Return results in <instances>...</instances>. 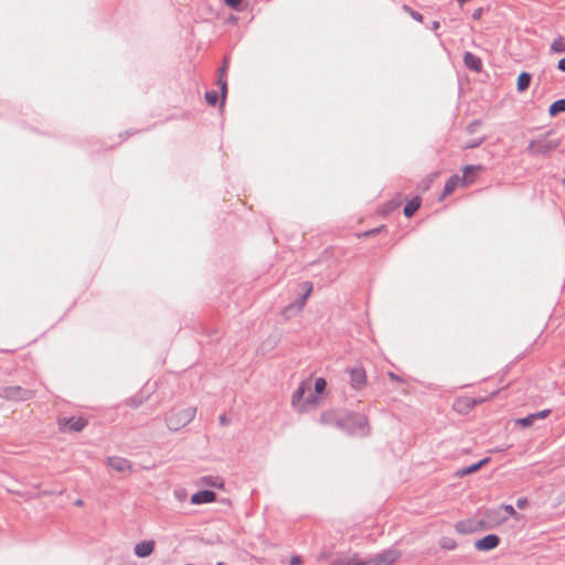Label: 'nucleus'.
<instances>
[{"label":"nucleus","instance_id":"nucleus-1","mask_svg":"<svg viewBox=\"0 0 565 565\" xmlns=\"http://www.w3.org/2000/svg\"><path fill=\"white\" fill-rule=\"evenodd\" d=\"M318 401V396L310 391L309 384L303 382L292 394L291 405L296 412L305 413L315 407Z\"/></svg>","mask_w":565,"mask_h":565},{"label":"nucleus","instance_id":"nucleus-2","mask_svg":"<svg viewBox=\"0 0 565 565\" xmlns=\"http://www.w3.org/2000/svg\"><path fill=\"white\" fill-rule=\"evenodd\" d=\"M195 413L196 409L194 407L171 411L166 417L168 428L174 431L179 430L194 418Z\"/></svg>","mask_w":565,"mask_h":565},{"label":"nucleus","instance_id":"nucleus-3","mask_svg":"<svg viewBox=\"0 0 565 565\" xmlns=\"http://www.w3.org/2000/svg\"><path fill=\"white\" fill-rule=\"evenodd\" d=\"M482 167L480 164L478 166H467L463 168V175L459 177L457 174L451 175L448 181L445 184L443 198L450 195L458 186L468 185L473 183V179H468V172H478L481 171Z\"/></svg>","mask_w":565,"mask_h":565},{"label":"nucleus","instance_id":"nucleus-4","mask_svg":"<svg viewBox=\"0 0 565 565\" xmlns=\"http://www.w3.org/2000/svg\"><path fill=\"white\" fill-rule=\"evenodd\" d=\"M344 420L347 422V427H342V430L351 435H365L367 433V419L365 416L359 414H345Z\"/></svg>","mask_w":565,"mask_h":565},{"label":"nucleus","instance_id":"nucleus-5","mask_svg":"<svg viewBox=\"0 0 565 565\" xmlns=\"http://www.w3.org/2000/svg\"><path fill=\"white\" fill-rule=\"evenodd\" d=\"M399 557L395 550H387L371 558L361 562L349 563L348 565H392Z\"/></svg>","mask_w":565,"mask_h":565},{"label":"nucleus","instance_id":"nucleus-6","mask_svg":"<svg viewBox=\"0 0 565 565\" xmlns=\"http://www.w3.org/2000/svg\"><path fill=\"white\" fill-rule=\"evenodd\" d=\"M508 520V516H503L500 508L487 509L482 512V519L479 521L482 527H494Z\"/></svg>","mask_w":565,"mask_h":565},{"label":"nucleus","instance_id":"nucleus-7","mask_svg":"<svg viewBox=\"0 0 565 565\" xmlns=\"http://www.w3.org/2000/svg\"><path fill=\"white\" fill-rule=\"evenodd\" d=\"M344 416L345 414L340 411H328L321 414L320 423L322 425L337 426L341 429L342 427H347Z\"/></svg>","mask_w":565,"mask_h":565},{"label":"nucleus","instance_id":"nucleus-8","mask_svg":"<svg viewBox=\"0 0 565 565\" xmlns=\"http://www.w3.org/2000/svg\"><path fill=\"white\" fill-rule=\"evenodd\" d=\"M0 395L13 401H28L34 396L32 391L23 390L20 386L6 387Z\"/></svg>","mask_w":565,"mask_h":565},{"label":"nucleus","instance_id":"nucleus-9","mask_svg":"<svg viewBox=\"0 0 565 565\" xmlns=\"http://www.w3.org/2000/svg\"><path fill=\"white\" fill-rule=\"evenodd\" d=\"M58 424L63 429L81 431L87 425V420L83 417H64L58 420Z\"/></svg>","mask_w":565,"mask_h":565},{"label":"nucleus","instance_id":"nucleus-10","mask_svg":"<svg viewBox=\"0 0 565 565\" xmlns=\"http://www.w3.org/2000/svg\"><path fill=\"white\" fill-rule=\"evenodd\" d=\"M350 373V384L354 390H361L366 383V374L362 367H351L348 370Z\"/></svg>","mask_w":565,"mask_h":565},{"label":"nucleus","instance_id":"nucleus-11","mask_svg":"<svg viewBox=\"0 0 565 565\" xmlns=\"http://www.w3.org/2000/svg\"><path fill=\"white\" fill-rule=\"evenodd\" d=\"M303 287H305V294L302 297H300L299 299H297L292 305L288 306L285 310V315H288L289 311L291 310H296V311H301L302 308L305 307L306 302H307V299L308 297L310 296V294L312 292V284L311 282H305L303 284Z\"/></svg>","mask_w":565,"mask_h":565},{"label":"nucleus","instance_id":"nucleus-12","mask_svg":"<svg viewBox=\"0 0 565 565\" xmlns=\"http://www.w3.org/2000/svg\"><path fill=\"white\" fill-rule=\"evenodd\" d=\"M500 543L499 536L494 534H489L480 540H478L475 544L478 551H490L497 547Z\"/></svg>","mask_w":565,"mask_h":565},{"label":"nucleus","instance_id":"nucleus-13","mask_svg":"<svg viewBox=\"0 0 565 565\" xmlns=\"http://www.w3.org/2000/svg\"><path fill=\"white\" fill-rule=\"evenodd\" d=\"M215 500H216V494H215V492H213L211 490L198 491L194 494H192V497H191V503L195 504V505H200L203 503H211V502H214Z\"/></svg>","mask_w":565,"mask_h":565},{"label":"nucleus","instance_id":"nucleus-14","mask_svg":"<svg viewBox=\"0 0 565 565\" xmlns=\"http://www.w3.org/2000/svg\"><path fill=\"white\" fill-rule=\"evenodd\" d=\"M107 465L118 472H126L131 469L130 462L121 457H109L107 459Z\"/></svg>","mask_w":565,"mask_h":565},{"label":"nucleus","instance_id":"nucleus-15","mask_svg":"<svg viewBox=\"0 0 565 565\" xmlns=\"http://www.w3.org/2000/svg\"><path fill=\"white\" fill-rule=\"evenodd\" d=\"M550 413H551L550 409H544V411H541L539 413L530 414L526 417L519 418L516 420V424L520 425L521 427H530V426L533 425V423L536 419H544V418H546L550 415Z\"/></svg>","mask_w":565,"mask_h":565},{"label":"nucleus","instance_id":"nucleus-16","mask_svg":"<svg viewBox=\"0 0 565 565\" xmlns=\"http://www.w3.org/2000/svg\"><path fill=\"white\" fill-rule=\"evenodd\" d=\"M463 62H465V65L471 71L480 72L482 70V62H481L480 57H478L477 55H475L471 52L465 53Z\"/></svg>","mask_w":565,"mask_h":565},{"label":"nucleus","instance_id":"nucleus-17","mask_svg":"<svg viewBox=\"0 0 565 565\" xmlns=\"http://www.w3.org/2000/svg\"><path fill=\"white\" fill-rule=\"evenodd\" d=\"M154 548V542L153 541H142L135 546V554L139 557H147L149 556Z\"/></svg>","mask_w":565,"mask_h":565},{"label":"nucleus","instance_id":"nucleus-18","mask_svg":"<svg viewBox=\"0 0 565 565\" xmlns=\"http://www.w3.org/2000/svg\"><path fill=\"white\" fill-rule=\"evenodd\" d=\"M458 533L468 534L475 532L478 527L473 521H460L455 525Z\"/></svg>","mask_w":565,"mask_h":565},{"label":"nucleus","instance_id":"nucleus-19","mask_svg":"<svg viewBox=\"0 0 565 565\" xmlns=\"http://www.w3.org/2000/svg\"><path fill=\"white\" fill-rule=\"evenodd\" d=\"M420 206V199L418 196L412 199L404 207V214L407 217H411L415 214V212Z\"/></svg>","mask_w":565,"mask_h":565},{"label":"nucleus","instance_id":"nucleus-20","mask_svg":"<svg viewBox=\"0 0 565 565\" xmlns=\"http://www.w3.org/2000/svg\"><path fill=\"white\" fill-rule=\"evenodd\" d=\"M530 83H531V75L526 72H522L518 77V83H516L518 90L519 92L526 90L530 86Z\"/></svg>","mask_w":565,"mask_h":565},{"label":"nucleus","instance_id":"nucleus-21","mask_svg":"<svg viewBox=\"0 0 565 565\" xmlns=\"http://www.w3.org/2000/svg\"><path fill=\"white\" fill-rule=\"evenodd\" d=\"M489 458H484L482 460H480L479 462L475 463V465H471L469 467H466L463 468L461 471H460V475L461 476H468V475H471V473H475L477 472L481 467H483L487 462H489Z\"/></svg>","mask_w":565,"mask_h":565},{"label":"nucleus","instance_id":"nucleus-22","mask_svg":"<svg viewBox=\"0 0 565 565\" xmlns=\"http://www.w3.org/2000/svg\"><path fill=\"white\" fill-rule=\"evenodd\" d=\"M200 483L201 484H205V486H210V487H214V488H222L223 487V481L221 480V478L220 477H214V476H207V477L201 478Z\"/></svg>","mask_w":565,"mask_h":565},{"label":"nucleus","instance_id":"nucleus-23","mask_svg":"<svg viewBox=\"0 0 565 565\" xmlns=\"http://www.w3.org/2000/svg\"><path fill=\"white\" fill-rule=\"evenodd\" d=\"M565 111V99H558L554 102L548 109L551 116H556L559 113Z\"/></svg>","mask_w":565,"mask_h":565},{"label":"nucleus","instance_id":"nucleus-24","mask_svg":"<svg viewBox=\"0 0 565 565\" xmlns=\"http://www.w3.org/2000/svg\"><path fill=\"white\" fill-rule=\"evenodd\" d=\"M439 546L443 550L452 551L457 547V543H456L455 539H452L450 536H443L439 540Z\"/></svg>","mask_w":565,"mask_h":565},{"label":"nucleus","instance_id":"nucleus-25","mask_svg":"<svg viewBox=\"0 0 565 565\" xmlns=\"http://www.w3.org/2000/svg\"><path fill=\"white\" fill-rule=\"evenodd\" d=\"M551 52L552 53H565V41L563 38H557L553 41L551 44Z\"/></svg>","mask_w":565,"mask_h":565},{"label":"nucleus","instance_id":"nucleus-26","mask_svg":"<svg viewBox=\"0 0 565 565\" xmlns=\"http://www.w3.org/2000/svg\"><path fill=\"white\" fill-rule=\"evenodd\" d=\"M499 508L501 509V513L505 512L504 516H508V519L510 516L519 519V515H518L515 509L511 504H503Z\"/></svg>","mask_w":565,"mask_h":565},{"label":"nucleus","instance_id":"nucleus-27","mask_svg":"<svg viewBox=\"0 0 565 565\" xmlns=\"http://www.w3.org/2000/svg\"><path fill=\"white\" fill-rule=\"evenodd\" d=\"M225 68H226V63L223 65V67L220 70L221 72V76L223 75V73L225 72ZM218 84L221 86V90H222V104L224 103V99H225V96H226V90H227V84L224 79H222V77L218 79Z\"/></svg>","mask_w":565,"mask_h":565},{"label":"nucleus","instance_id":"nucleus-28","mask_svg":"<svg viewBox=\"0 0 565 565\" xmlns=\"http://www.w3.org/2000/svg\"><path fill=\"white\" fill-rule=\"evenodd\" d=\"M327 382L322 377H318L315 382V393L320 394L326 390Z\"/></svg>","mask_w":565,"mask_h":565},{"label":"nucleus","instance_id":"nucleus-29","mask_svg":"<svg viewBox=\"0 0 565 565\" xmlns=\"http://www.w3.org/2000/svg\"><path fill=\"white\" fill-rule=\"evenodd\" d=\"M404 11L407 12L414 20L418 21V22H422L423 21V15L413 10L412 8H409L408 6H404L403 7Z\"/></svg>","mask_w":565,"mask_h":565},{"label":"nucleus","instance_id":"nucleus-30","mask_svg":"<svg viewBox=\"0 0 565 565\" xmlns=\"http://www.w3.org/2000/svg\"><path fill=\"white\" fill-rule=\"evenodd\" d=\"M205 99H206V102H207L210 105L214 106V105L217 103L218 95H217V93H216V92H214V90H210V92H206V94H205Z\"/></svg>","mask_w":565,"mask_h":565},{"label":"nucleus","instance_id":"nucleus-31","mask_svg":"<svg viewBox=\"0 0 565 565\" xmlns=\"http://www.w3.org/2000/svg\"><path fill=\"white\" fill-rule=\"evenodd\" d=\"M484 141V137L468 141L462 146L463 149H472L479 147Z\"/></svg>","mask_w":565,"mask_h":565},{"label":"nucleus","instance_id":"nucleus-32","mask_svg":"<svg viewBox=\"0 0 565 565\" xmlns=\"http://www.w3.org/2000/svg\"><path fill=\"white\" fill-rule=\"evenodd\" d=\"M225 4L232 9H237L243 0H224Z\"/></svg>","mask_w":565,"mask_h":565},{"label":"nucleus","instance_id":"nucleus-33","mask_svg":"<svg viewBox=\"0 0 565 565\" xmlns=\"http://www.w3.org/2000/svg\"><path fill=\"white\" fill-rule=\"evenodd\" d=\"M482 14H483V9L482 8H478L477 10L473 11L472 19L480 20Z\"/></svg>","mask_w":565,"mask_h":565},{"label":"nucleus","instance_id":"nucleus-34","mask_svg":"<svg viewBox=\"0 0 565 565\" xmlns=\"http://www.w3.org/2000/svg\"><path fill=\"white\" fill-rule=\"evenodd\" d=\"M479 126H480L479 121H473L468 126L467 130L469 134H473Z\"/></svg>","mask_w":565,"mask_h":565},{"label":"nucleus","instance_id":"nucleus-35","mask_svg":"<svg viewBox=\"0 0 565 565\" xmlns=\"http://www.w3.org/2000/svg\"><path fill=\"white\" fill-rule=\"evenodd\" d=\"M527 505V499L526 498H520L516 501V507L519 509H524Z\"/></svg>","mask_w":565,"mask_h":565},{"label":"nucleus","instance_id":"nucleus-36","mask_svg":"<svg viewBox=\"0 0 565 565\" xmlns=\"http://www.w3.org/2000/svg\"><path fill=\"white\" fill-rule=\"evenodd\" d=\"M301 564V558L300 556H292L290 558V565H300Z\"/></svg>","mask_w":565,"mask_h":565},{"label":"nucleus","instance_id":"nucleus-37","mask_svg":"<svg viewBox=\"0 0 565 565\" xmlns=\"http://www.w3.org/2000/svg\"><path fill=\"white\" fill-rule=\"evenodd\" d=\"M557 68L562 72H565V58L558 61Z\"/></svg>","mask_w":565,"mask_h":565},{"label":"nucleus","instance_id":"nucleus-38","mask_svg":"<svg viewBox=\"0 0 565 565\" xmlns=\"http://www.w3.org/2000/svg\"><path fill=\"white\" fill-rule=\"evenodd\" d=\"M440 26V23L438 21H434L431 24V30L437 31Z\"/></svg>","mask_w":565,"mask_h":565},{"label":"nucleus","instance_id":"nucleus-39","mask_svg":"<svg viewBox=\"0 0 565 565\" xmlns=\"http://www.w3.org/2000/svg\"><path fill=\"white\" fill-rule=\"evenodd\" d=\"M476 173L477 172H473V171L468 172V179H473V181H475L476 180Z\"/></svg>","mask_w":565,"mask_h":565},{"label":"nucleus","instance_id":"nucleus-40","mask_svg":"<svg viewBox=\"0 0 565 565\" xmlns=\"http://www.w3.org/2000/svg\"><path fill=\"white\" fill-rule=\"evenodd\" d=\"M484 399H479L478 403H482ZM477 404V401H472L471 405H476Z\"/></svg>","mask_w":565,"mask_h":565},{"label":"nucleus","instance_id":"nucleus-41","mask_svg":"<svg viewBox=\"0 0 565 565\" xmlns=\"http://www.w3.org/2000/svg\"><path fill=\"white\" fill-rule=\"evenodd\" d=\"M562 184L565 186V179L562 180Z\"/></svg>","mask_w":565,"mask_h":565},{"label":"nucleus","instance_id":"nucleus-42","mask_svg":"<svg viewBox=\"0 0 565 565\" xmlns=\"http://www.w3.org/2000/svg\"><path fill=\"white\" fill-rule=\"evenodd\" d=\"M216 565H225V564H224V563H222V562H220V563H217Z\"/></svg>","mask_w":565,"mask_h":565}]
</instances>
